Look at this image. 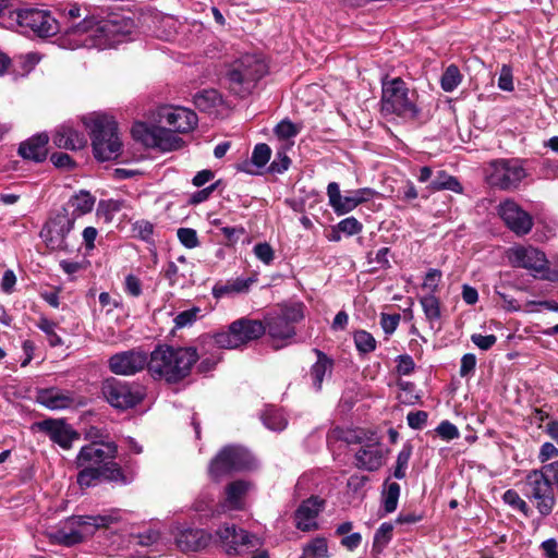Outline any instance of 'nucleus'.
Instances as JSON below:
<instances>
[{
  "mask_svg": "<svg viewBox=\"0 0 558 558\" xmlns=\"http://www.w3.org/2000/svg\"><path fill=\"white\" fill-rule=\"evenodd\" d=\"M158 118L168 129L136 122L131 130L133 138L146 147L170 151L180 148L182 144V140L174 135L175 132L187 133L197 125L196 113L184 107H161Z\"/></svg>",
  "mask_w": 558,
  "mask_h": 558,
  "instance_id": "nucleus-1",
  "label": "nucleus"
},
{
  "mask_svg": "<svg viewBox=\"0 0 558 558\" xmlns=\"http://www.w3.org/2000/svg\"><path fill=\"white\" fill-rule=\"evenodd\" d=\"M199 355L192 347L159 344L149 355L148 373L154 379L175 384L190 375Z\"/></svg>",
  "mask_w": 558,
  "mask_h": 558,
  "instance_id": "nucleus-2",
  "label": "nucleus"
},
{
  "mask_svg": "<svg viewBox=\"0 0 558 558\" xmlns=\"http://www.w3.org/2000/svg\"><path fill=\"white\" fill-rule=\"evenodd\" d=\"M121 520L120 510L112 509L96 515H72L46 531L50 543L71 547L81 544L85 535H93L98 529H106Z\"/></svg>",
  "mask_w": 558,
  "mask_h": 558,
  "instance_id": "nucleus-3",
  "label": "nucleus"
},
{
  "mask_svg": "<svg viewBox=\"0 0 558 558\" xmlns=\"http://www.w3.org/2000/svg\"><path fill=\"white\" fill-rule=\"evenodd\" d=\"M132 28V20L113 14L99 21L94 17L84 19L77 25L72 26L69 33L86 34V37L82 40L83 45L87 48L102 50L119 44L122 37L131 34Z\"/></svg>",
  "mask_w": 558,
  "mask_h": 558,
  "instance_id": "nucleus-4",
  "label": "nucleus"
},
{
  "mask_svg": "<svg viewBox=\"0 0 558 558\" xmlns=\"http://www.w3.org/2000/svg\"><path fill=\"white\" fill-rule=\"evenodd\" d=\"M84 123L90 131L94 156L100 161L118 158L122 142L117 122L108 116H95L86 118Z\"/></svg>",
  "mask_w": 558,
  "mask_h": 558,
  "instance_id": "nucleus-5",
  "label": "nucleus"
},
{
  "mask_svg": "<svg viewBox=\"0 0 558 558\" xmlns=\"http://www.w3.org/2000/svg\"><path fill=\"white\" fill-rule=\"evenodd\" d=\"M266 73L265 61L256 54L246 53L232 62L226 78L229 89L234 95L245 97Z\"/></svg>",
  "mask_w": 558,
  "mask_h": 558,
  "instance_id": "nucleus-6",
  "label": "nucleus"
},
{
  "mask_svg": "<svg viewBox=\"0 0 558 558\" xmlns=\"http://www.w3.org/2000/svg\"><path fill=\"white\" fill-rule=\"evenodd\" d=\"M381 92V110L384 112L409 119H415L418 116L416 94L414 90H410L402 78L384 80Z\"/></svg>",
  "mask_w": 558,
  "mask_h": 558,
  "instance_id": "nucleus-7",
  "label": "nucleus"
},
{
  "mask_svg": "<svg viewBox=\"0 0 558 558\" xmlns=\"http://www.w3.org/2000/svg\"><path fill=\"white\" fill-rule=\"evenodd\" d=\"M523 494L542 517L549 515L556 507L555 486L543 468L526 473L523 480Z\"/></svg>",
  "mask_w": 558,
  "mask_h": 558,
  "instance_id": "nucleus-8",
  "label": "nucleus"
},
{
  "mask_svg": "<svg viewBox=\"0 0 558 558\" xmlns=\"http://www.w3.org/2000/svg\"><path fill=\"white\" fill-rule=\"evenodd\" d=\"M266 327L260 320L240 318L231 323L227 330L215 333V344L221 349H238L260 338Z\"/></svg>",
  "mask_w": 558,
  "mask_h": 558,
  "instance_id": "nucleus-9",
  "label": "nucleus"
},
{
  "mask_svg": "<svg viewBox=\"0 0 558 558\" xmlns=\"http://www.w3.org/2000/svg\"><path fill=\"white\" fill-rule=\"evenodd\" d=\"M526 175L523 161L517 158L493 160L486 168L487 183L502 191L517 190Z\"/></svg>",
  "mask_w": 558,
  "mask_h": 558,
  "instance_id": "nucleus-10",
  "label": "nucleus"
},
{
  "mask_svg": "<svg viewBox=\"0 0 558 558\" xmlns=\"http://www.w3.org/2000/svg\"><path fill=\"white\" fill-rule=\"evenodd\" d=\"M101 393L106 401L118 410L134 408L144 399L141 386L114 377L102 381Z\"/></svg>",
  "mask_w": 558,
  "mask_h": 558,
  "instance_id": "nucleus-11",
  "label": "nucleus"
},
{
  "mask_svg": "<svg viewBox=\"0 0 558 558\" xmlns=\"http://www.w3.org/2000/svg\"><path fill=\"white\" fill-rule=\"evenodd\" d=\"M73 227V217L58 211L46 222L40 236L50 251L71 252L74 244L70 241L69 234Z\"/></svg>",
  "mask_w": 558,
  "mask_h": 558,
  "instance_id": "nucleus-12",
  "label": "nucleus"
},
{
  "mask_svg": "<svg viewBox=\"0 0 558 558\" xmlns=\"http://www.w3.org/2000/svg\"><path fill=\"white\" fill-rule=\"evenodd\" d=\"M303 318V306H284L266 318V331L272 340H287L295 336L294 324Z\"/></svg>",
  "mask_w": 558,
  "mask_h": 558,
  "instance_id": "nucleus-13",
  "label": "nucleus"
},
{
  "mask_svg": "<svg viewBox=\"0 0 558 558\" xmlns=\"http://www.w3.org/2000/svg\"><path fill=\"white\" fill-rule=\"evenodd\" d=\"M253 466V457L242 448L235 446L225 447L211 461L209 472L213 477H219L233 471H242Z\"/></svg>",
  "mask_w": 558,
  "mask_h": 558,
  "instance_id": "nucleus-14",
  "label": "nucleus"
},
{
  "mask_svg": "<svg viewBox=\"0 0 558 558\" xmlns=\"http://www.w3.org/2000/svg\"><path fill=\"white\" fill-rule=\"evenodd\" d=\"M219 542L229 556L241 555L244 551L253 550L262 545V541L254 534L243 529H238L234 524H225L216 531Z\"/></svg>",
  "mask_w": 558,
  "mask_h": 558,
  "instance_id": "nucleus-15",
  "label": "nucleus"
},
{
  "mask_svg": "<svg viewBox=\"0 0 558 558\" xmlns=\"http://www.w3.org/2000/svg\"><path fill=\"white\" fill-rule=\"evenodd\" d=\"M148 364L147 353L140 348L118 352L108 361L110 372L121 376H132L144 368L148 369Z\"/></svg>",
  "mask_w": 558,
  "mask_h": 558,
  "instance_id": "nucleus-16",
  "label": "nucleus"
},
{
  "mask_svg": "<svg viewBox=\"0 0 558 558\" xmlns=\"http://www.w3.org/2000/svg\"><path fill=\"white\" fill-rule=\"evenodd\" d=\"M114 442H92L81 448L76 465H90L104 470V466H119L113 460L117 456Z\"/></svg>",
  "mask_w": 558,
  "mask_h": 558,
  "instance_id": "nucleus-17",
  "label": "nucleus"
},
{
  "mask_svg": "<svg viewBox=\"0 0 558 558\" xmlns=\"http://www.w3.org/2000/svg\"><path fill=\"white\" fill-rule=\"evenodd\" d=\"M16 22L39 37H49L58 32V23L49 12L38 9H24L16 12Z\"/></svg>",
  "mask_w": 558,
  "mask_h": 558,
  "instance_id": "nucleus-18",
  "label": "nucleus"
},
{
  "mask_svg": "<svg viewBox=\"0 0 558 558\" xmlns=\"http://www.w3.org/2000/svg\"><path fill=\"white\" fill-rule=\"evenodd\" d=\"M498 213L506 226L518 235L526 234L533 227L529 213L512 199H506L498 207Z\"/></svg>",
  "mask_w": 558,
  "mask_h": 558,
  "instance_id": "nucleus-19",
  "label": "nucleus"
},
{
  "mask_svg": "<svg viewBox=\"0 0 558 558\" xmlns=\"http://www.w3.org/2000/svg\"><path fill=\"white\" fill-rule=\"evenodd\" d=\"M357 442L361 447L355 452V466L369 472L378 470L384 462V450L378 438L372 434L365 441L359 437Z\"/></svg>",
  "mask_w": 558,
  "mask_h": 558,
  "instance_id": "nucleus-20",
  "label": "nucleus"
},
{
  "mask_svg": "<svg viewBox=\"0 0 558 558\" xmlns=\"http://www.w3.org/2000/svg\"><path fill=\"white\" fill-rule=\"evenodd\" d=\"M509 258L513 266L525 268L534 272V276H539L541 278L548 265L545 254L532 246H521L511 250Z\"/></svg>",
  "mask_w": 558,
  "mask_h": 558,
  "instance_id": "nucleus-21",
  "label": "nucleus"
},
{
  "mask_svg": "<svg viewBox=\"0 0 558 558\" xmlns=\"http://www.w3.org/2000/svg\"><path fill=\"white\" fill-rule=\"evenodd\" d=\"M325 502L323 499L312 496L304 500L294 512L296 529L308 532L318 529L316 519L323 511Z\"/></svg>",
  "mask_w": 558,
  "mask_h": 558,
  "instance_id": "nucleus-22",
  "label": "nucleus"
},
{
  "mask_svg": "<svg viewBox=\"0 0 558 558\" xmlns=\"http://www.w3.org/2000/svg\"><path fill=\"white\" fill-rule=\"evenodd\" d=\"M213 535L203 529L185 527L175 534V543L182 551H198L206 548Z\"/></svg>",
  "mask_w": 558,
  "mask_h": 558,
  "instance_id": "nucleus-23",
  "label": "nucleus"
},
{
  "mask_svg": "<svg viewBox=\"0 0 558 558\" xmlns=\"http://www.w3.org/2000/svg\"><path fill=\"white\" fill-rule=\"evenodd\" d=\"M39 427L49 435L53 442L58 444L63 449H70L73 441L80 438V435L61 420L43 421Z\"/></svg>",
  "mask_w": 558,
  "mask_h": 558,
  "instance_id": "nucleus-24",
  "label": "nucleus"
},
{
  "mask_svg": "<svg viewBox=\"0 0 558 558\" xmlns=\"http://www.w3.org/2000/svg\"><path fill=\"white\" fill-rule=\"evenodd\" d=\"M81 469L77 474V483L81 487H89L95 481L104 477L109 481H119L123 478V474L120 466H104V470L95 466L76 465Z\"/></svg>",
  "mask_w": 558,
  "mask_h": 558,
  "instance_id": "nucleus-25",
  "label": "nucleus"
},
{
  "mask_svg": "<svg viewBox=\"0 0 558 558\" xmlns=\"http://www.w3.org/2000/svg\"><path fill=\"white\" fill-rule=\"evenodd\" d=\"M49 137L41 133L20 144L19 154L22 158L36 162L44 161L48 154Z\"/></svg>",
  "mask_w": 558,
  "mask_h": 558,
  "instance_id": "nucleus-26",
  "label": "nucleus"
},
{
  "mask_svg": "<svg viewBox=\"0 0 558 558\" xmlns=\"http://www.w3.org/2000/svg\"><path fill=\"white\" fill-rule=\"evenodd\" d=\"M94 205L95 197L87 191H80L68 201L59 213H66L70 217H73V223H75L76 218L90 213Z\"/></svg>",
  "mask_w": 558,
  "mask_h": 558,
  "instance_id": "nucleus-27",
  "label": "nucleus"
},
{
  "mask_svg": "<svg viewBox=\"0 0 558 558\" xmlns=\"http://www.w3.org/2000/svg\"><path fill=\"white\" fill-rule=\"evenodd\" d=\"M327 195L329 198V205L332 207L337 215H344L355 209L360 204L354 193L351 195L342 196L340 193L339 184L331 182L327 186Z\"/></svg>",
  "mask_w": 558,
  "mask_h": 558,
  "instance_id": "nucleus-28",
  "label": "nucleus"
},
{
  "mask_svg": "<svg viewBox=\"0 0 558 558\" xmlns=\"http://www.w3.org/2000/svg\"><path fill=\"white\" fill-rule=\"evenodd\" d=\"M37 400L40 404L50 410L66 409L74 403V397L71 392L62 391L57 388L39 391Z\"/></svg>",
  "mask_w": 558,
  "mask_h": 558,
  "instance_id": "nucleus-29",
  "label": "nucleus"
},
{
  "mask_svg": "<svg viewBox=\"0 0 558 558\" xmlns=\"http://www.w3.org/2000/svg\"><path fill=\"white\" fill-rule=\"evenodd\" d=\"M53 143L59 148L76 150L86 145L84 134L73 130L70 126L59 128L53 135Z\"/></svg>",
  "mask_w": 558,
  "mask_h": 558,
  "instance_id": "nucleus-30",
  "label": "nucleus"
},
{
  "mask_svg": "<svg viewBox=\"0 0 558 558\" xmlns=\"http://www.w3.org/2000/svg\"><path fill=\"white\" fill-rule=\"evenodd\" d=\"M317 361L312 366L310 376L314 388L318 391L322 389V384L326 375H330L332 368V361L322 351L315 350Z\"/></svg>",
  "mask_w": 558,
  "mask_h": 558,
  "instance_id": "nucleus-31",
  "label": "nucleus"
},
{
  "mask_svg": "<svg viewBox=\"0 0 558 558\" xmlns=\"http://www.w3.org/2000/svg\"><path fill=\"white\" fill-rule=\"evenodd\" d=\"M248 483L244 481H235L228 485L226 489L227 498L225 506L230 510H239L242 508V499L248 490Z\"/></svg>",
  "mask_w": 558,
  "mask_h": 558,
  "instance_id": "nucleus-32",
  "label": "nucleus"
},
{
  "mask_svg": "<svg viewBox=\"0 0 558 558\" xmlns=\"http://www.w3.org/2000/svg\"><path fill=\"white\" fill-rule=\"evenodd\" d=\"M429 187L433 191L449 190L456 193L462 192L460 182L452 175L447 174L445 171H439L432 180Z\"/></svg>",
  "mask_w": 558,
  "mask_h": 558,
  "instance_id": "nucleus-33",
  "label": "nucleus"
},
{
  "mask_svg": "<svg viewBox=\"0 0 558 558\" xmlns=\"http://www.w3.org/2000/svg\"><path fill=\"white\" fill-rule=\"evenodd\" d=\"M400 496V485L396 482L387 483L383 493V505L386 513H391L397 509Z\"/></svg>",
  "mask_w": 558,
  "mask_h": 558,
  "instance_id": "nucleus-34",
  "label": "nucleus"
},
{
  "mask_svg": "<svg viewBox=\"0 0 558 558\" xmlns=\"http://www.w3.org/2000/svg\"><path fill=\"white\" fill-rule=\"evenodd\" d=\"M262 418L264 425L271 430H282L286 428L288 423L283 413L277 409L266 410Z\"/></svg>",
  "mask_w": 558,
  "mask_h": 558,
  "instance_id": "nucleus-35",
  "label": "nucleus"
},
{
  "mask_svg": "<svg viewBox=\"0 0 558 558\" xmlns=\"http://www.w3.org/2000/svg\"><path fill=\"white\" fill-rule=\"evenodd\" d=\"M426 319L429 323L440 318V302L434 294H427L420 299Z\"/></svg>",
  "mask_w": 558,
  "mask_h": 558,
  "instance_id": "nucleus-36",
  "label": "nucleus"
},
{
  "mask_svg": "<svg viewBox=\"0 0 558 558\" xmlns=\"http://www.w3.org/2000/svg\"><path fill=\"white\" fill-rule=\"evenodd\" d=\"M305 558H328V545L324 537H316L303 548Z\"/></svg>",
  "mask_w": 558,
  "mask_h": 558,
  "instance_id": "nucleus-37",
  "label": "nucleus"
},
{
  "mask_svg": "<svg viewBox=\"0 0 558 558\" xmlns=\"http://www.w3.org/2000/svg\"><path fill=\"white\" fill-rule=\"evenodd\" d=\"M462 81V75L460 73V70L457 65L451 64L449 65L446 71L444 72L440 84L441 88L445 92H452L454 90L459 84Z\"/></svg>",
  "mask_w": 558,
  "mask_h": 558,
  "instance_id": "nucleus-38",
  "label": "nucleus"
},
{
  "mask_svg": "<svg viewBox=\"0 0 558 558\" xmlns=\"http://www.w3.org/2000/svg\"><path fill=\"white\" fill-rule=\"evenodd\" d=\"M220 101L219 95L215 89H206L197 93L194 96L195 106L202 110L207 111L215 107Z\"/></svg>",
  "mask_w": 558,
  "mask_h": 558,
  "instance_id": "nucleus-39",
  "label": "nucleus"
},
{
  "mask_svg": "<svg viewBox=\"0 0 558 558\" xmlns=\"http://www.w3.org/2000/svg\"><path fill=\"white\" fill-rule=\"evenodd\" d=\"M502 500L513 509L522 512L525 517H530L531 509L527 502L514 489L506 490L502 495Z\"/></svg>",
  "mask_w": 558,
  "mask_h": 558,
  "instance_id": "nucleus-40",
  "label": "nucleus"
},
{
  "mask_svg": "<svg viewBox=\"0 0 558 558\" xmlns=\"http://www.w3.org/2000/svg\"><path fill=\"white\" fill-rule=\"evenodd\" d=\"M37 327L46 333L51 347H59L63 344L61 337L56 332V323L49 320L46 317H41L37 324Z\"/></svg>",
  "mask_w": 558,
  "mask_h": 558,
  "instance_id": "nucleus-41",
  "label": "nucleus"
},
{
  "mask_svg": "<svg viewBox=\"0 0 558 558\" xmlns=\"http://www.w3.org/2000/svg\"><path fill=\"white\" fill-rule=\"evenodd\" d=\"M354 343L361 353H369L376 348L375 338L365 330H359L354 333Z\"/></svg>",
  "mask_w": 558,
  "mask_h": 558,
  "instance_id": "nucleus-42",
  "label": "nucleus"
},
{
  "mask_svg": "<svg viewBox=\"0 0 558 558\" xmlns=\"http://www.w3.org/2000/svg\"><path fill=\"white\" fill-rule=\"evenodd\" d=\"M412 454V447L410 445L403 446L397 457L396 468L393 471V476L398 480H401L405 476V471L408 469L409 460Z\"/></svg>",
  "mask_w": 558,
  "mask_h": 558,
  "instance_id": "nucleus-43",
  "label": "nucleus"
},
{
  "mask_svg": "<svg viewBox=\"0 0 558 558\" xmlns=\"http://www.w3.org/2000/svg\"><path fill=\"white\" fill-rule=\"evenodd\" d=\"M301 128L290 120H282L275 128V133L280 140H289L299 134Z\"/></svg>",
  "mask_w": 558,
  "mask_h": 558,
  "instance_id": "nucleus-44",
  "label": "nucleus"
},
{
  "mask_svg": "<svg viewBox=\"0 0 558 558\" xmlns=\"http://www.w3.org/2000/svg\"><path fill=\"white\" fill-rule=\"evenodd\" d=\"M177 235L182 245L186 248H194L199 245L197 233L192 228H180Z\"/></svg>",
  "mask_w": 558,
  "mask_h": 558,
  "instance_id": "nucleus-45",
  "label": "nucleus"
},
{
  "mask_svg": "<svg viewBox=\"0 0 558 558\" xmlns=\"http://www.w3.org/2000/svg\"><path fill=\"white\" fill-rule=\"evenodd\" d=\"M271 155V149L267 144H258L255 146L253 154H252V162L258 167L262 168L266 166V163L269 161Z\"/></svg>",
  "mask_w": 558,
  "mask_h": 558,
  "instance_id": "nucleus-46",
  "label": "nucleus"
},
{
  "mask_svg": "<svg viewBox=\"0 0 558 558\" xmlns=\"http://www.w3.org/2000/svg\"><path fill=\"white\" fill-rule=\"evenodd\" d=\"M199 313L201 308L196 306L179 313L174 318L175 326L179 328H183L193 324L198 317Z\"/></svg>",
  "mask_w": 558,
  "mask_h": 558,
  "instance_id": "nucleus-47",
  "label": "nucleus"
},
{
  "mask_svg": "<svg viewBox=\"0 0 558 558\" xmlns=\"http://www.w3.org/2000/svg\"><path fill=\"white\" fill-rule=\"evenodd\" d=\"M498 87L501 90L512 92L513 86V76L512 69L508 64H504L500 69L499 77H498Z\"/></svg>",
  "mask_w": 558,
  "mask_h": 558,
  "instance_id": "nucleus-48",
  "label": "nucleus"
},
{
  "mask_svg": "<svg viewBox=\"0 0 558 558\" xmlns=\"http://www.w3.org/2000/svg\"><path fill=\"white\" fill-rule=\"evenodd\" d=\"M338 231L347 235H354L361 232L362 223L354 217H348L337 225Z\"/></svg>",
  "mask_w": 558,
  "mask_h": 558,
  "instance_id": "nucleus-49",
  "label": "nucleus"
},
{
  "mask_svg": "<svg viewBox=\"0 0 558 558\" xmlns=\"http://www.w3.org/2000/svg\"><path fill=\"white\" fill-rule=\"evenodd\" d=\"M392 530H393L392 524L387 523V522L383 523L375 533L374 547L386 546L389 543V541L391 539Z\"/></svg>",
  "mask_w": 558,
  "mask_h": 558,
  "instance_id": "nucleus-50",
  "label": "nucleus"
},
{
  "mask_svg": "<svg viewBox=\"0 0 558 558\" xmlns=\"http://www.w3.org/2000/svg\"><path fill=\"white\" fill-rule=\"evenodd\" d=\"M441 276L440 270L429 269L424 278L423 288L429 290V294H434L438 290Z\"/></svg>",
  "mask_w": 558,
  "mask_h": 558,
  "instance_id": "nucleus-51",
  "label": "nucleus"
},
{
  "mask_svg": "<svg viewBox=\"0 0 558 558\" xmlns=\"http://www.w3.org/2000/svg\"><path fill=\"white\" fill-rule=\"evenodd\" d=\"M436 433L445 440H452L459 437V430L457 426L449 421H442L437 426Z\"/></svg>",
  "mask_w": 558,
  "mask_h": 558,
  "instance_id": "nucleus-52",
  "label": "nucleus"
},
{
  "mask_svg": "<svg viewBox=\"0 0 558 558\" xmlns=\"http://www.w3.org/2000/svg\"><path fill=\"white\" fill-rule=\"evenodd\" d=\"M254 253L256 257L266 265L270 264L274 259V250L266 242L256 244L254 246Z\"/></svg>",
  "mask_w": 558,
  "mask_h": 558,
  "instance_id": "nucleus-53",
  "label": "nucleus"
},
{
  "mask_svg": "<svg viewBox=\"0 0 558 558\" xmlns=\"http://www.w3.org/2000/svg\"><path fill=\"white\" fill-rule=\"evenodd\" d=\"M132 538L141 546H150L158 542L159 533L155 530H148L144 533L132 534Z\"/></svg>",
  "mask_w": 558,
  "mask_h": 558,
  "instance_id": "nucleus-54",
  "label": "nucleus"
},
{
  "mask_svg": "<svg viewBox=\"0 0 558 558\" xmlns=\"http://www.w3.org/2000/svg\"><path fill=\"white\" fill-rule=\"evenodd\" d=\"M471 341L481 350H489L497 341L495 335L483 336L481 333H473Z\"/></svg>",
  "mask_w": 558,
  "mask_h": 558,
  "instance_id": "nucleus-55",
  "label": "nucleus"
},
{
  "mask_svg": "<svg viewBox=\"0 0 558 558\" xmlns=\"http://www.w3.org/2000/svg\"><path fill=\"white\" fill-rule=\"evenodd\" d=\"M124 286H125V292L129 295H131L133 298H137L142 294L141 280L137 277H135L134 275H128L125 277Z\"/></svg>",
  "mask_w": 558,
  "mask_h": 558,
  "instance_id": "nucleus-56",
  "label": "nucleus"
},
{
  "mask_svg": "<svg viewBox=\"0 0 558 558\" xmlns=\"http://www.w3.org/2000/svg\"><path fill=\"white\" fill-rule=\"evenodd\" d=\"M427 413L425 411L409 412L407 415L408 424L411 428L420 429L427 422Z\"/></svg>",
  "mask_w": 558,
  "mask_h": 558,
  "instance_id": "nucleus-57",
  "label": "nucleus"
},
{
  "mask_svg": "<svg viewBox=\"0 0 558 558\" xmlns=\"http://www.w3.org/2000/svg\"><path fill=\"white\" fill-rule=\"evenodd\" d=\"M399 322H400L399 314H395V315L381 314L380 325L387 335L392 333L397 329Z\"/></svg>",
  "mask_w": 558,
  "mask_h": 558,
  "instance_id": "nucleus-58",
  "label": "nucleus"
},
{
  "mask_svg": "<svg viewBox=\"0 0 558 558\" xmlns=\"http://www.w3.org/2000/svg\"><path fill=\"white\" fill-rule=\"evenodd\" d=\"M558 457V448L551 442H544L537 456L539 462L545 463L550 459Z\"/></svg>",
  "mask_w": 558,
  "mask_h": 558,
  "instance_id": "nucleus-59",
  "label": "nucleus"
},
{
  "mask_svg": "<svg viewBox=\"0 0 558 558\" xmlns=\"http://www.w3.org/2000/svg\"><path fill=\"white\" fill-rule=\"evenodd\" d=\"M398 386L403 391V393H401L399 396V398L402 402L413 403L414 400L418 399V396L413 393L414 392V384H412L410 381H399Z\"/></svg>",
  "mask_w": 558,
  "mask_h": 558,
  "instance_id": "nucleus-60",
  "label": "nucleus"
},
{
  "mask_svg": "<svg viewBox=\"0 0 558 558\" xmlns=\"http://www.w3.org/2000/svg\"><path fill=\"white\" fill-rule=\"evenodd\" d=\"M290 166L289 157L281 151L277 153L276 159L270 163V171L281 173L288 170Z\"/></svg>",
  "mask_w": 558,
  "mask_h": 558,
  "instance_id": "nucleus-61",
  "label": "nucleus"
},
{
  "mask_svg": "<svg viewBox=\"0 0 558 558\" xmlns=\"http://www.w3.org/2000/svg\"><path fill=\"white\" fill-rule=\"evenodd\" d=\"M475 365H476L475 355L471 354V353L464 354L461 359L460 375L462 377L468 376L471 372L474 371Z\"/></svg>",
  "mask_w": 558,
  "mask_h": 558,
  "instance_id": "nucleus-62",
  "label": "nucleus"
},
{
  "mask_svg": "<svg viewBox=\"0 0 558 558\" xmlns=\"http://www.w3.org/2000/svg\"><path fill=\"white\" fill-rule=\"evenodd\" d=\"M218 185H219V181L210 184L209 186H207L201 191L195 192L191 197V203L199 204V203L205 202L206 199H208V197L217 189Z\"/></svg>",
  "mask_w": 558,
  "mask_h": 558,
  "instance_id": "nucleus-63",
  "label": "nucleus"
},
{
  "mask_svg": "<svg viewBox=\"0 0 558 558\" xmlns=\"http://www.w3.org/2000/svg\"><path fill=\"white\" fill-rule=\"evenodd\" d=\"M414 361L410 355H400L397 371L400 375H409L414 369Z\"/></svg>",
  "mask_w": 558,
  "mask_h": 558,
  "instance_id": "nucleus-64",
  "label": "nucleus"
}]
</instances>
